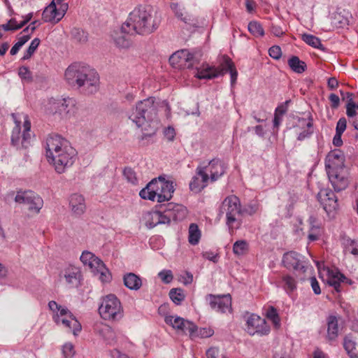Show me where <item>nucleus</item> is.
<instances>
[{"instance_id": "obj_26", "label": "nucleus", "mask_w": 358, "mask_h": 358, "mask_svg": "<svg viewBox=\"0 0 358 358\" xmlns=\"http://www.w3.org/2000/svg\"><path fill=\"white\" fill-rule=\"evenodd\" d=\"M203 169V167L196 168V175L192 178L189 182V188L191 190L200 192L208 185L209 176L206 174Z\"/></svg>"}, {"instance_id": "obj_30", "label": "nucleus", "mask_w": 358, "mask_h": 358, "mask_svg": "<svg viewBox=\"0 0 358 358\" xmlns=\"http://www.w3.org/2000/svg\"><path fill=\"white\" fill-rule=\"evenodd\" d=\"M322 233L323 230L321 224L317 222L315 218L310 217L309 219V229L307 236L308 243L319 240Z\"/></svg>"}, {"instance_id": "obj_32", "label": "nucleus", "mask_w": 358, "mask_h": 358, "mask_svg": "<svg viewBox=\"0 0 358 358\" xmlns=\"http://www.w3.org/2000/svg\"><path fill=\"white\" fill-rule=\"evenodd\" d=\"M58 10L57 7L55 5V2H51L43 10L42 14V19L45 22H51L57 24L59 21H57Z\"/></svg>"}, {"instance_id": "obj_48", "label": "nucleus", "mask_w": 358, "mask_h": 358, "mask_svg": "<svg viewBox=\"0 0 358 358\" xmlns=\"http://www.w3.org/2000/svg\"><path fill=\"white\" fill-rule=\"evenodd\" d=\"M41 43V41L38 38H35L30 43L28 49L24 53L22 59L26 60L29 59L31 55L34 53L36 50L38 48Z\"/></svg>"}, {"instance_id": "obj_8", "label": "nucleus", "mask_w": 358, "mask_h": 358, "mask_svg": "<svg viewBox=\"0 0 358 358\" xmlns=\"http://www.w3.org/2000/svg\"><path fill=\"white\" fill-rule=\"evenodd\" d=\"M80 261L85 266H88L91 272L103 283L108 282L112 279L111 273L106 267L101 259L89 251L83 252L80 256Z\"/></svg>"}, {"instance_id": "obj_19", "label": "nucleus", "mask_w": 358, "mask_h": 358, "mask_svg": "<svg viewBox=\"0 0 358 358\" xmlns=\"http://www.w3.org/2000/svg\"><path fill=\"white\" fill-rule=\"evenodd\" d=\"M246 330L250 335L255 334L266 335L270 332V327L265 319L257 315H250L246 322Z\"/></svg>"}, {"instance_id": "obj_17", "label": "nucleus", "mask_w": 358, "mask_h": 358, "mask_svg": "<svg viewBox=\"0 0 358 358\" xmlns=\"http://www.w3.org/2000/svg\"><path fill=\"white\" fill-rule=\"evenodd\" d=\"M81 278L80 268L71 264L64 268L59 274V280L64 282L69 288L78 287Z\"/></svg>"}, {"instance_id": "obj_12", "label": "nucleus", "mask_w": 358, "mask_h": 358, "mask_svg": "<svg viewBox=\"0 0 358 358\" xmlns=\"http://www.w3.org/2000/svg\"><path fill=\"white\" fill-rule=\"evenodd\" d=\"M15 202L22 204L31 215H36L43 206L42 198L33 191H18L15 197Z\"/></svg>"}, {"instance_id": "obj_4", "label": "nucleus", "mask_w": 358, "mask_h": 358, "mask_svg": "<svg viewBox=\"0 0 358 358\" xmlns=\"http://www.w3.org/2000/svg\"><path fill=\"white\" fill-rule=\"evenodd\" d=\"M174 190L173 182L166 180L160 176L152 179L145 188L140 191L139 196L143 199L162 203L169 201L173 196Z\"/></svg>"}, {"instance_id": "obj_37", "label": "nucleus", "mask_w": 358, "mask_h": 358, "mask_svg": "<svg viewBox=\"0 0 358 358\" xmlns=\"http://www.w3.org/2000/svg\"><path fill=\"white\" fill-rule=\"evenodd\" d=\"M290 101L287 100L285 103H282L281 105L278 106L275 111V116L273 120V126L274 127H278L281 121H282V117L285 113V112L288 109L289 103Z\"/></svg>"}, {"instance_id": "obj_24", "label": "nucleus", "mask_w": 358, "mask_h": 358, "mask_svg": "<svg viewBox=\"0 0 358 358\" xmlns=\"http://www.w3.org/2000/svg\"><path fill=\"white\" fill-rule=\"evenodd\" d=\"M327 172L335 191L340 192L348 187L349 181L347 177V173L344 169L328 171Z\"/></svg>"}, {"instance_id": "obj_14", "label": "nucleus", "mask_w": 358, "mask_h": 358, "mask_svg": "<svg viewBox=\"0 0 358 358\" xmlns=\"http://www.w3.org/2000/svg\"><path fill=\"white\" fill-rule=\"evenodd\" d=\"M164 321L178 333L188 334L190 337L194 336L196 331V326L193 322L177 315H167Z\"/></svg>"}, {"instance_id": "obj_43", "label": "nucleus", "mask_w": 358, "mask_h": 358, "mask_svg": "<svg viewBox=\"0 0 358 358\" xmlns=\"http://www.w3.org/2000/svg\"><path fill=\"white\" fill-rule=\"evenodd\" d=\"M72 38L77 43H85L88 40L87 32L79 28H73L71 31Z\"/></svg>"}, {"instance_id": "obj_63", "label": "nucleus", "mask_w": 358, "mask_h": 358, "mask_svg": "<svg viewBox=\"0 0 358 358\" xmlns=\"http://www.w3.org/2000/svg\"><path fill=\"white\" fill-rule=\"evenodd\" d=\"M220 350L218 348L211 347L206 352V358H218Z\"/></svg>"}, {"instance_id": "obj_41", "label": "nucleus", "mask_w": 358, "mask_h": 358, "mask_svg": "<svg viewBox=\"0 0 358 358\" xmlns=\"http://www.w3.org/2000/svg\"><path fill=\"white\" fill-rule=\"evenodd\" d=\"M201 238V232L196 224H191L189 228V242L192 245H196Z\"/></svg>"}, {"instance_id": "obj_13", "label": "nucleus", "mask_w": 358, "mask_h": 358, "mask_svg": "<svg viewBox=\"0 0 358 358\" xmlns=\"http://www.w3.org/2000/svg\"><path fill=\"white\" fill-rule=\"evenodd\" d=\"M85 75L81 78L82 80L78 89L83 93L92 94L99 90V76L96 71L85 64L83 72Z\"/></svg>"}, {"instance_id": "obj_54", "label": "nucleus", "mask_w": 358, "mask_h": 358, "mask_svg": "<svg viewBox=\"0 0 358 358\" xmlns=\"http://www.w3.org/2000/svg\"><path fill=\"white\" fill-rule=\"evenodd\" d=\"M345 250L353 255L358 256V243L354 240L347 239L345 241Z\"/></svg>"}, {"instance_id": "obj_62", "label": "nucleus", "mask_w": 358, "mask_h": 358, "mask_svg": "<svg viewBox=\"0 0 358 358\" xmlns=\"http://www.w3.org/2000/svg\"><path fill=\"white\" fill-rule=\"evenodd\" d=\"M310 283L313 292L318 295L321 294V289L317 280L315 277L310 278Z\"/></svg>"}, {"instance_id": "obj_23", "label": "nucleus", "mask_w": 358, "mask_h": 358, "mask_svg": "<svg viewBox=\"0 0 358 358\" xmlns=\"http://www.w3.org/2000/svg\"><path fill=\"white\" fill-rule=\"evenodd\" d=\"M210 306L217 312H231V297L230 294L215 296L210 294L207 296Z\"/></svg>"}, {"instance_id": "obj_6", "label": "nucleus", "mask_w": 358, "mask_h": 358, "mask_svg": "<svg viewBox=\"0 0 358 358\" xmlns=\"http://www.w3.org/2000/svg\"><path fill=\"white\" fill-rule=\"evenodd\" d=\"M48 306L53 313H56L53 320L57 325L62 326L75 336L80 332L82 329L80 323L67 308L57 304L55 301H50Z\"/></svg>"}, {"instance_id": "obj_47", "label": "nucleus", "mask_w": 358, "mask_h": 358, "mask_svg": "<svg viewBox=\"0 0 358 358\" xmlns=\"http://www.w3.org/2000/svg\"><path fill=\"white\" fill-rule=\"evenodd\" d=\"M331 23L336 28H342L348 24L349 20L348 17H344L341 13H336Z\"/></svg>"}, {"instance_id": "obj_61", "label": "nucleus", "mask_w": 358, "mask_h": 358, "mask_svg": "<svg viewBox=\"0 0 358 358\" xmlns=\"http://www.w3.org/2000/svg\"><path fill=\"white\" fill-rule=\"evenodd\" d=\"M100 333L106 340L112 338L114 335L113 330L108 325H103Z\"/></svg>"}, {"instance_id": "obj_15", "label": "nucleus", "mask_w": 358, "mask_h": 358, "mask_svg": "<svg viewBox=\"0 0 358 358\" xmlns=\"http://www.w3.org/2000/svg\"><path fill=\"white\" fill-rule=\"evenodd\" d=\"M292 127L299 141L308 138L313 132L312 120L309 117L292 116Z\"/></svg>"}, {"instance_id": "obj_44", "label": "nucleus", "mask_w": 358, "mask_h": 358, "mask_svg": "<svg viewBox=\"0 0 358 358\" xmlns=\"http://www.w3.org/2000/svg\"><path fill=\"white\" fill-rule=\"evenodd\" d=\"M248 243L244 240L237 241L234 243L233 252L236 255H243L248 250Z\"/></svg>"}, {"instance_id": "obj_40", "label": "nucleus", "mask_w": 358, "mask_h": 358, "mask_svg": "<svg viewBox=\"0 0 358 358\" xmlns=\"http://www.w3.org/2000/svg\"><path fill=\"white\" fill-rule=\"evenodd\" d=\"M169 297L176 305H180L184 301L185 295L181 288H173L169 291Z\"/></svg>"}, {"instance_id": "obj_9", "label": "nucleus", "mask_w": 358, "mask_h": 358, "mask_svg": "<svg viewBox=\"0 0 358 358\" xmlns=\"http://www.w3.org/2000/svg\"><path fill=\"white\" fill-rule=\"evenodd\" d=\"M99 312L101 317L106 320H117L123 315L120 301L114 294H108L103 298Z\"/></svg>"}, {"instance_id": "obj_21", "label": "nucleus", "mask_w": 358, "mask_h": 358, "mask_svg": "<svg viewBox=\"0 0 358 358\" xmlns=\"http://www.w3.org/2000/svg\"><path fill=\"white\" fill-rule=\"evenodd\" d=\"M164 217L167 224H169L171 220L180 221L184 220L187 215V210L186 207L181 204L175 203H169L164 209Z\"/></svg>"}, {"instance_id": "obj_64", "label": "nucleus", "mask_w": 358, "mask_h": 358, "mask_svg": "<svg viewBox=\"0 0 358 358\" xmlns=\"http://www.w3.org/2000/svg\"><path fill=\"white\" fill-rule=\"evenodd\" d=\"M329 99L331 102V107L332 108H337L340 104V98L335 94H331L329 96Z\"/></svg>"}, {"instance_id": "obj_51", "label": "nucleus", "mask_w": 358, "mask_h": 358, "mask_svg": "<svg viewBox=\"0 0 358 358\" xmlns=\"http://www.w3.org/2000/svg\"><path fill=\"white\" fill-rule=\"evenodd\" d=\"M123 175L129 182L136 185L138 182L136 172L130 167H126L123 171Z\"/></svg>"}, {"instance_id": "obj_59", "label": "nucleus", "mask_w": 358, "mask_h": 358, "mask_svg": "<svg viewBox=\"0 0 358 358\" xmlns=\"http://www.w3.org/2000/svg\"><path fill=\"white\" fill-rule=\"evenodd\" d=\"M269 56L273 59H278L280 57L282 52L279 46L274 45L268 50Z\"/></svg>"}, {"instance_id": "obj_34", "label": "nucleus", "mask_w": 358, "mask_h": 358, "mask_svg": "<svg viewBox=\"0 0 358 358\" xmlns=\"http://www.w3.org/2000/svg\"><path fill=\"white\" fill-rule=\"evenodd\" d=\"M343 346L351 358H358V345L350 334L345 337Z\"/></svg>"}, {"instance_id": "obj_28", "label": "nucleus", "mask_w": 358, "mask_h": 358, "mask_svg": "<svg viewBox=\"0 0 358 358\" xmlns=\"http://www.w3.org/2000/svg\"><path fill=\"white\" fill-rule=\"evenodd\" d=\"M69 206L73 213L76 216L83 215L86 210L85 201L83 195L74 193L69 197Z\"/></svg>"}, {"instance_id": "obj_25", "label": "nucleus", "mask_w": 358, "mask_h": 358, "mask_svg": "<svg viewBox=\"0 0 358 358\" xmlns=\"http://www.w3.org/2000/svg\"><path fill=\"white\" fill-rule=\"evenodd\" d=\"M345 157L340 150H334L329 152L325 159L327 171L343 169Z\"/></svg>"}, {"instance_id": "obj_39", "label": "nucleus", "mask_w": 358, "mask_h": 358, "mask_svg": "<svg viewBox=\"0 0 358 358\" xmlns=\"http://www.w3.org/2000/svg\"><path fill=\"white\" fill-rule=\"evenodd\" d=\"M301 39L308 45H310L314 48L323 50V45L319 38L312 34H303L301 35Z\"/></svg>"}, {"instance_id": "obj_27", "label": "nucleus", "mask_w": 358, "mask_h": 358, "mask_svg": "<svg viewBox=\"0 0 358 358\" xmlns=\"http://www.w3.org/2000/svg\"><path fill=\"white\" fill-rule=\"evenodd\" d=\"M327 334L326 341L329 343H333L338 337L340 328L338 325V318L335 315H329L326 320Z\"/></svg>"}, {"instance_id": "obj_60", "label": "nucleus", "mask_w": 358, "mask_h": 358, "mask_svg": "<svg viewBox=\"0 0 358 358\" xmlns=\"http://www.w3.org/2000/svg\"><path fill=\"white\" fill-rule=\"evenodd\" d=\"M347 127V120L345 117H341L338 120L336 124V132L343 134Z\"/></svg>"}, {"instance_id": "obj_7", "label": "nucleus", "mask_w": 358, "mask_h": 358, "mask_svg": "<svg viewBox=\"0 0 358 358\" xmlns=\"http://www.w3.org/2000/svg\"><path fill=\"white\" fill-rule=\"evenodd\" d=\"M222 65V68L220 69L208 64H203L196 69L195 76L199 79H213L229 71L231 76V83L232 85H234L237 80L238 72L234 62L229 58H226Z\"/></svg>"}, {"instance_id": "obj_42", "label": "nucleus", "mask_w": 358, "mask_h": 358, "mask_svg": "<svg viewBox=\"0 0 358 358\" xmlns=\"http://www.w3.org/2000/svg\"><path fill=\"white\" fill-rule=\"evenodd\" d=\"M346 115L350 118V122L355 129L358 131V113L355 111V107L353 104H346Z\"/></svg>"}, {"instance_id": "obj_22", "label": "nucleus", "mask_w": 358, "mask_h": 358, "mask_svg": "<svg viewBox=\"0 0 358 358\" xmlns=\"http://www.w3.org/2000/svg\"><path fill=\"white\" fill-rule=\"evenodd\" d=\"M317 199L327 214L334 212L338 207L337 197L331 189H321L317 194Z\"/></svg>"}, {"instance_id": "obj_55", "label": "nucleus", "mask_w": 358, "mask_h": 358, "mask_svg": "<svg viewBox=\"0 0 358 358\" xmlns=\"http://www.w3.org/2000/svg\"><path fill=\"white\" fill-rule=\"evenodd\" d=\"M158 276L161 280L166 284L170 283L173 278V274L171 270H162L158 273Z\"/></svg>"}, {"instance_id": "obj_2", "label": "nucleus", "mask_w": 358, "mask_h": 358, "mask_svg": "<svg viewBox=\"0 0 358 358\" xmlns=\"http://www.w3.org/2000/svg\"><path fill=\"white\" fill-rule=\"evenodd\" d=\"M46 156L56 172L62 173L73 164L76 151L66 139L51 134L46 139Z\"/></svg>"}, {"instance_id": "obj_57", "label": "nucleus", "mask_w": 358, "mask_h": 358, "mask_svg": "<svg viewBox=\"0 0 358 358\" xmlns=\"http://www.w3.org/2000/svg\"><path fill=\"white\" fill-rule=\"evenodd\" d=\"M57 10H58L57 21H60L63 18L64 15L66 14L67 10H68L69 6L66 3H62L57 4Z\"/></svg>"}, {"instance_id": "obj_58", "label": "nucleus", "mask_w": 358, "mask_h": 358, "mask_svg": "<svg viewBox=\"0 0 358 358\" xmlns=\"http://www.w3.org/2000/svg\"><path fill=\"white\" fill-rule=\"evenodd\" d=\"M259 210V203L256 201L250 203L245 208V211L250 215L256 213Z\"/></svg>"}, {"instance_id": "obj_31", "label": "nucleus", "mask_w": 358, "mask_h": 358, "mask_svg": "<svg viewBox=\"0 0 358 358\" xmlns=\"http://www.w3.org/2000/svg\"><path fill=\"white\" fill-rule=\"evenodd\" d=\"M345 279L346 277L338 270L328 269L327 282L330 286L333 287L337 292L341 291V282H345Z\"/></svg>"}, {"instance_id": "obj_1", "label": "nucleus", "mask_w": 358, "mask_h": 358, "mask_svg": "<svg viewBox=\"0 0 358 358\" xmlns=\"http://www.w3.org/2000/svg\"><path fill=\"white\" fill-rule=\"evenodd\" d=\"M161 19L157 12L150 6L136 7L121 26L122 32L148 35L157 30Z\"/></svg>"}, {"instance_id": "obj_35", "label": "nucleus", "mask_w": 358, "mask_h": 358, "mask_svg": "<svg viewBox=\"0 0 358 358\" xmlns=\"http://www.w3.org/2000/svg\"><path fill=\"white\" fill-rule=\"evenodd\" d=\"M125 34L126 33L122 32L121 29L120 32L115 31L113 34L114 43L120 48H128L131 45L129 37ZM127 34H129L127 33Z\"/></svg>"}, {"instance_id": "obj_38", "label": "nucleus", "mask_w": 358, "mask_h": 358, "mask_svg": "<svg viewBox=\"0 0 358 358\" xmlns=\"http://www.w3.org/2000/svg\"><path fill=\"white\" fill-rule=\"evenodd\" d=\"M266 317L272 322L275 328L278 329L280 327V320L277 310L273 306H268L266 310Z\"/></svg>"}, {"instance_id": "obj_10", "label": "nucleus", "mask_w": 358, "mask_h": 358, "mask_svg": "<svg viewBox=\"0 0 358 358\" xmlns=\"http://www.w3.org/2000/svg\"><path fill=\"white\" fill-rule=\"evenodd\" d=\"M15 126L12 131L11 143L17 148H27L31 140V122L27 115L24 116L23 131L21 134L20 121L16 118V115H12Z\"/></svg>"}, {"instance_id": "obj_45", "label": "nucleus", "mask_w": 358, "mask_h": 358, "mask_svg": "<svg viewBox=\"0 0 358 358\" xmlns=\"http://www.w3.org/2000/svg\"><path fill=\"white\" fill-rule=\"evenodd\" d=\"M248 31L251 34L255 37L263 36L264 35V30L261 24L257 21H252L248 24Z\"/></svg>"}, {"instance_id": "obj_53", "label": "nucleus", "mask_w": 358, "mask_h": 358, "mask_svg": "<svg viewBox=\"0 0 358 358\" xmlns=\"http://www.w3.org/2000/svg\"><path fill=\"white\" fill-rule=\"evenodd\" d=\"M302 220L299 217L296 219V223L294 227L292 228V231H294V234L296 235V238H301L304 236L306 233L303 231Z\"/></svg>"}, {"instance_id": "obj_52", "label": "nucleus", "mask_w": 358, "mask_h": 358, "mask_svg": "<svg viewBox=\"0 0 358 358\" xmlns=\"http://www.w3.org/2000/svg\"><path fill=\"white\" fill-rule=\"evenodd\" d=\"M214 334V331L211 328H201L198 329L196 328V331L195 333V335L192 337H190L191 338H194L196 337H200V338H209L212 336Z\"/></svg>"}, {"instance_id": "obj_16", "label": "nucleus", "mask_w": 358, "mask_h": 358, "mask_svg": "<svg viewBox=\"0 0 358 358\" xmlns=\"http://www.w3.org/2000/svg\"><path fill=\"white\" fill-rule=\"evenodd\" d=\"M197 167H203L206 175L209 176V180L215 182L217 180L225 173L226 166L224 163L220 159L215 158L208 162H202Z\"/></svg>"}, {"instance_id": "obj_50", "label": "nucleus", "mask_w": 358, "mask_h": 358, "mask_svg": "<svg viewBox=\"0 0 358 358\" xmlns=\"http://www.w3.org/2000/svg\"><path fill=\"white\" fill-rule=\"evenodd\" d=\"M1 27L3 28V30L6 31H15L21 29L22 27V24L17 23L15 18H11L6 24H1Z\"/></svg>"}, {"instance_id": "obj_3", "label": "nucleus", "mask_w": 358, "mask_h": 358, "mask_svg": "<svg viewBox=\"0 0 358 358\" xmlns=\"http://www.w3.org/2000/svg\"><path fill=\"white\" fill-rule=\"evenodd\" d=\"M129 119L141 128L143 137L155 134L159 128V122L157 119V107L155 99L149 97L137 103L135 108L129 113Z\"/></svg>"}, {"instance_id": "obj_56", "label": "nucleus", "mask_w": 358, "mask_h": 358, "mask_svg": "<svg viewBox=\"0 0 358 358\" xmlns=\"http://www.w3.org/2000/svg\"><path fill=\"white\" fill-rule=\"evenodd\" d=\"M63 354L66 358L71 357L74 353V347L72 343H66L63 345Z\"/></svg>"}, {"instance_id": "obj_49", "label": "nucleus", "mask_w": 358, "mask_h": 358, "mask_svg": "<svg viewBox=\"0 0 358 358\" xmlns=\"http://www.w3.org/2000/svg\"><path fill=\"white\" fill-rule=\"evenodd\" d=\"M18 75L24 82L31 83L33 80L32 73L27 66H21L18 70Z\"/></svg>"}, {"instance_id": "obj_18", "label": "nucleus", "mask_w": 358, "mask_h": 358, "mask_svg": "<svg viewBox=\"0 0 358 358\" xmlns=\"http://www.w3.org/2000/svg\"><path fill=\"white\" fill-rule=\"evenodd\" d=\"M85 64L74 62L69 65L65 71L64 78L66 83L71 87L78 89L81 83V78L85 75L83 72ZM83 84V83L82 82Z\"/></svg>"}, {"instance_id": "obj_36", "label": "nucleus", "mask_w": 358, "mask_h": 358, "mask_svg": "<svg viewBox=\"0 0 358 358\" xmlns=\"http://www.w3.org/2000/svg\"><path fill=\"white\" fill-rule=\"evenodd\" d=\"M171 10L173 11L176 17L184 22L185 23H189L191 21V17L185 12H184V8L177 3H172L171 4Z\"/></svg>"}, {"instance_id": "obj_20", "label": "nucleus", "mask_w": 358, "mask_h": 358, "mask_svg": "<svg viewBox=\"0 0 358 358\" xmlns=\"http://www.w3.org/2000/svg\"><path fill=\"white\" fill-rule=\"evenodd\" d=\"M193 56L187 50L176 51L169 57V62L174 68L190 69L193 66Z\"/></svg>"}, {"instance_id": "obj_46", "label": "nucleus", "mask_w": 358, "mask_h": 358, "mask_svg": "<svg viewBox=\"0 0 358 358\" xmlns=\"http://www.w3.org/2000/svg\"><path fill=\"white\" fill-rule=\"evenodd\" d=\"M307 69L305 62L301 60L298 57L292 55V71L296 73H302Z\"/></svg>"}, {"instance_id": "obj_33", "label": "nucleus", "mask_w": 358, "mask_h": 358, "mask_svg": "<svg viewBox=\"0 0 358 358\" xmlns=\"http://www.w3.org/2000/svg\"><path fill=\"white\" fill-rule=\"evenodd\" d=\"M124 285L131 290H138L142 286L141 278L134 273H126L123 277Z\"/></svg>"}, {"instance_id": "obj_11", "label": "nucleus", "mask_w": 358, "mask_h": 358, "mask_svg": "<svg viewBox=\"0 0 358 358\" xmlns=\"http://www.w3.org/2000/svg\"><path fill=\"white\" fill-rule=\"evenodd\" d=\"M76 103L72 98L51 100L47 108V113L57 115L61 119H70L76 113Z\"/></svg>"}, {"instance_id": "obj_29", "label": "nucleus", "mask_w": 358, "mask_h": 358, "mask_svg": "<svg viewBox=\"0 0 358 358\" xmlns=\"http://www.w3.org/2000/svg\"><path fill=\"white\" fill-rule=\"evenodd\" d=\"M164 212L148 211L144 215L145 225L151 229L160 224H167L164 217Z\"/></svg>"}, {"instance_id": "obj_5", "label": "nucleus", "mask_w": 358, "mask_h": 358, "mask_svg": "<svg viewBox=\"0 0 358 358\" xmlns=\"http://www.w3.org/2000/svg\"><path fill=\"white\" fill-rule=\"evenodd\" d=\"M241 214V206L239 198L235 195L227 196L221 203L219 215H225L226 224L231 234L241 226V221L238 219Z\"/></svg>"}]
</instances>
